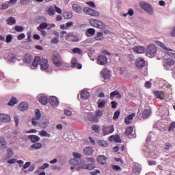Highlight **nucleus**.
I'll list each match as a JSON object with an SVG mask.
<instances>
[{
  "label": "nucleus",
  "instance_id": "58",
  "mask_svg": "<svg viewBox=\"0 0 175 175\" xmlns=\"http://www.w3.org/2000/svg\"><path fill=\"white\" fill-rule=\"evenodd\" d=\"M86 161H88V162H90L91 163H95V159L92 157L86 158Z\"/></svg>",
  "mask_w": 175,
  "mask_h": 175
},
{
  "label": "nucleus",
  "instance_id": "38",
  "mask_svg": "<svg viewBox=\"0 0 175 175\" xmlns=\"http://www.w3.org/2000/svg\"><path fill=\"white\" fill-rule=\"evenodd\" d=\"M155 44L163 50H167V47L165 46V44H163V42H161V41H155Z\"/></svg>",
  "mask_w": 175,
  "mask_h": 175
},
{
  "label": "nucleus",
  "instance_id": "42",
  "mask_svg": "<svg viewBox=\"0 0 175 175\" xmlns=\"http://www.w3.org/2000/svg\"><path fill=\"white\" fill-rule=\"evenodd\" d=\"M63 16L64 18L69 19V18H72V17L73 16V14L70 12H66L64 13Z\"/></svg>",
  "mask_w": 175,
  "mask_h": 175
},
{
  "label": "nucleus",
  "instance_id": "7",
  "mask_svg": "<svg viewBox=\"0 0 175 175\" xmlns=\"http://www.w3.org/2000/svg\"><path fill=\"white\" fill-rule=\"evenodd\" d=\"M135 66L139 69H143V68L146 66V60H144L143 57H138L135 60Z\"/></svg>",
  "mask_w": 175,
  "mask_h": 175
},
{
  "label": "nucleus",
  "instance_id": "19",
  "mask_svg": "<svg viewBox=\"0 0 175 175\" xmlns=\"http://www.w3.org/2000/svg\"><path fill=\"white\" fill-rule=\"evenodd\" d=\"M153 94L155 98H157V99H161V100L165 96V92L163 91H154Z\"/></svg>",
  "mask_w": 175,
  "mask_h": 175
},
{
  "label": "nucleus",
  "instance_id": "50",
  "mask_svg": "<svg viewBox=\"0 0 175 175\" xmlns=\"http://www.w3.org/2000/svg\"><path fill=\"white\" fill-rule=\"evenodd\" d=\"M106 105V101L103 100L98 103V106L100 109H103L105 106Z\"/></svg>",
  "mask_w": 175,
  "mask_h": 175
},
{
  "label": "nucleus",
  "instance_id": "10",
  "mask_svg": "<svg viewBox=\"0 0 175 175\" xmlns=\"http://www.w3.org/2000/svg\"><path fill=\"white\" fill-rule=\"evenodd\" d=\"M146 53L149 55H154L157 53V47L154 44H150L146 48Z\"/></svg>",
  "mask_w": 175,
  "mask_h": 175
},
{
  "label": "nucleus",
  "instance_id": "8",
  "mask_svg": "<svg viewBox=\"0 0 175 175\" xmlns=\"http://www.w3.org/2000/svg\"><path fill=\"white\" fill-rule=\"evenodd\" d=\"M114 132V127L113 126H103V133L104 136L106 135H110Z\"/></svg>",
  "mask_w": 175,
  "mask_h": 175
},
{
  "label": "nucleus",
  "instance_id": "28",
  "mask_svg": "<svg viewBox=\"0 0 175 175\" xmlns=\"http://www.w3.org/2000/svg\"><path fill=\"white\" fill-rule=\"evenodd\" d=\"M83 152L85 155H92V154L94 153V150L91 147L85 148L83 149Z\"/></svg>",
  "mask_w": 175,
  "mask_h": 175
},
{
  "label": "nucleus",
  "instance_id": "43",
  "mask_svg": "<svg viewBox=\"0 0 175 175\" xmlns=\"http://www.w3.org/2000/svg\"><path fill=\"white\" fill-rule=\"evenodd\" d=\"M173 49H169L166 50V54H168L170 57H172V58H175V53L172 52Z\"/></svg>",
  "mask_w": 175,
  "mask_h": 175
},
{
  "label": "nucleus",
  "instance_id": "64",
  "mask_svg": "<svg viewBox=\"0 0 175 175\" xmlns=\"http://www.w3.org/2000/svg\"><path fill=\"white\" fill-rule=\"evenodd\" d=\"M40 136L46 137V136H47L48 133L45 131H41L40 132Z\"/></svg>",
  "mask_w": 175,
  "mask_h": 175
},
{
  "label": "nucleus",
  "instance_id": "48",
  "mask_svg": "<svg viewBox=\"0 0 175 175\" xmlns=\"http://www.w3.org/2000/svg\"><path fill=\"white\" fill-rule=\"evenodd\" d=\"M86 32H87V33H89V35L94 36V35H95V29H94V28L88 29Z\"/></svg>",
  "mask_w": 175,
  "mask_h": 175
},
{
  "label": "nucleus",
  "instance_id": "16",
  "mask_svg": "<svg viewBox=\"0 0 175 175\" xmlns=\"http://www.w3.org/2000/svg\"><path fill=\"white\" fill-rule=\"evenodd\" d=\"M100 75L103 78H104L105 80H107L108 79H110L111 76L110 75V71L107 69H103L100 72Z\"/></svg>",
  "mask_w": 175,
  "mask_h": 175
},
{
  "label": "nucleus",
  "instance_id": "5",
  "mask_svg": "<svg viewBox=\"0 0 175 175\" xmlns=\"http://www.w3.org/2000/svg\"><path fill=\"white\" fill-rule=\"evenodd\" d=\"M96 167V165L94 163L83 164L76 168V170H80L81 169H86L87 170H94Z\"/></svg>",
  "mask_w": 175,
  "mask_h": 175
},
{
  "label": "nucleus",
  "instance_id": "33",
  "mask_svg": "<svg viewBox=\"0 0 175 175\" xmlns=\"http://www.w3.org/2000/svg\"><path fill=\"white\" fill-rule=\"evenodd\" d=\"M98 144L101 147H109V143H107V141L100 139L98 141Z\"/></svg>",
  "mask_w": 175,
  "mask_h": 175
},
{
  "label": "nucleus",
  "instance_id": "23",
  "mask_svg": "<svg viewBox=\"0 0 175 175\" xmlns=\"http://www.w3.org/2000/svg\"><path fill=\"white\" fill-rule=\"evenodd\" d=\"M20 111H24L25 110H28V103L25 102H23L20 105L18 106Z\"/></svg>",
  "mask_w": 175,
  "mask_h": 175
},
{
  "label": "nucleus",
  "instance_id": "26",
  "mask_svg": "<svg viewBox=\"0 0 175 175\" xmlns=\"http://www.w3.org/2000/svg\"><path fill=\"white\" fill-rule=\"evenodd\" d=\"M136 116L135 113H133L130 115H129L126 118H125L124 119V124H126V125H129V122H128V120H131L132 121V120H133V118H135Z\"/></svg>",
  "mask_w": 175,
  "mask_h": 175
},
{
  "label": "nucleus",
  "instance_id": "60",
  "mask_svg": "<svg viewBox=\"0 0 175 175\" xmlns=\"http://www.w3.org/2000/svg\"><path fill=\"white\" fill-rule=\"evenodd\" d=\"M96 115L99 118V117H102V116H103V112H102V111L98 110L96 111Z\"/></svg>",
  "mask_w": 175,
  "mask_h": 175
},
{
  "label": "nucleus",
  "instance_id": "56",
  "mask_svg": "<svg viewBox=\"0 0 175 175\" xmlns=\"http://www.w3.org/2000/svg\"><path fill=\"white\" fill-rule=\"evenodd\" d=\"M25 38V34L22 33L18 36V40H23V39Z\"/></svg>",
  "mask_w": 175,
  "mask_h": 175
},
{
  "label": "nucleus",
  "instance_id": "17",
  "mask_svg": "<svg viewBox=\"0 0 175 175\" xmlns=\"http://www.w3.org/2000/svg\"><path fill=\"white\" fill-rule=\"evenodd\" d=\"M68 39H69L70 42H79V36L72 33H68L66 36V40H68Z\"/></svg>",
  "mask_w": 175,
  "mask_h": 175
},
{
  "label": "nucleus",
  "instance_id": "44",
  "mask_svg": "<svg viewBox=\"0 0 175 175\" xmlns=\"http://www.w3.org/2000/svg\"><path fill=\"white\" fill-rule=\"evenodd\" d=\"M72 51L74 54H83V51L80 48H74Z\"/></svg>",
  "mask_w": 175,
  "mask_h": 175
},
{
  "label": "nucleus",
  "instance_id": "27",
  "mask_svg": "<svg viewBox=\"0 0 175 175\" xmlns=\"http://www.w3.org/2000/svg\"><path fill=\"white\" fill-rule=\"evenodd\" d=\"M29 139L31 140V143H38L40 140V137L38 135H29Z\"/></svg>",
  "mask_w": 175,
  "mask_h": 175
},
{
  "label": "nucleus",
  "instance_id": "37",
  "mask_svg": "<svg viewBox=\"0 0 175 175\" xmlns=\"http://www.w3.org/2000/svg\"><path fill=\"white\" fill-rule=\"evenodd\" d=\"M0 144H1L2 147H3V148H6V146H7L8 143L6 142L5 137H0Z\"/></svg>",
  "mask_w": 175,
  "mask_h": 175
},
{
  "label": "nucleus",
  "instance_id": "41",
  "mask_svg": "<svg viewBox=\"0 0 175 175\" xmlns=\"http://www.w3.org/2000/svg\"><path fill=\"white\" fill-rule=\"evenodd\" d=\"M17 103V98L12 97L10 102L8 103V106H14Z\"/></svg>",
  "mask_w": 175,
  "mask_h": 175
},
{
  "label": "nucleus",
  "instance_id": "61",
  "mask_svg": "<svg viewBox=\"0 0 175 175\" xmlns=\"http://www.w3.org/2000/svg\"><path fill=\"white\" fill-rule=\"evenodd\" d=\"M49 166L50 165H49V163H45L40 167V169H47V167H49Z\"/></svg>",
  "mask_w": 175,
  "mask_h": 175
},
{
  "label": "nucleus",
  "instance_id": "47",
  "mask_svg": "<svg viewBox=\"0 0 175 175\" xmlns=\"http://www.w3.org/2000/svg\"><path fill=\"white\" fill-rule=\"evenodd\" d=\"M175 129V122H172L168 129L169 132H173Z\"/></svg>",
  "mask_w": 175,
  "mask_h": 175
},
{
  "label": "nucleus",
  "instance_id": "22",
  "mask_svg": "<svg viewBox=\"0 0 175 175\" xmlns=\"http://www.w3.org/2000/svg\"><path fill=\"white\" fill-rule=\"evenodd\" d=\"M81 98L83 100L88 99L90 98V93L87 90H82L81 92Z\"/></svg>",
  "mask_w": 175,
  "mask_h": 175
},
{
  "label": "nucleus",
  "instance_id": "40",
  "mask_svg": "<svg viewBox=\"0 0 175 175\" xmlns=\"http://www.w3.org/2000/svg\"><path fill=\"white\" fill-rule=\"evenodd\" d=\"M42 146L40 143H36L31 146V148H35V150H39L40 148H42Z\"/></svg>",
  "mask_w": 175,
  "mask_h": 175
},
{
  "label": "nucleus",
  "instance_id": "45",
  "mask_svg": "<svg viewBox=\"0 0 175 175\" xmlns=\"http://www.w3.org/2000/svg\"><path fill=\"white\" fill-rule=\"evenodd\" d=\"M47 13L49 16H54V14H55V10L53 8H49L47 10Z\"/></svg>",
  "mask_w": 175,
  "mask_h": 175
},
{
  "label": "nucleus",
  "instance_id": "3",
  "mask_svg": "<svg viewBox=\"0 0 175 175\" xmlns=\"http://www.w3.org/2000/svg\"><path fill=\"white\" fill-rule=\"evenodd\" d=\"M74 158L70 160V165H81L83 163V161L81 160V154L80 153L74 152L72 154Z\"/></svg>",
  "mask_w": 175,
  "mask_h": 175
},
{
  "label": "nucleus",
  "instance_id": "14",
  "mask_svg": "<svg viewBox=\"0 0 175 175\" xmlns=\"http://www.w3.org/2000/svg\"><path fill=\"white\" fill-rule=\"evenodd\" d=\"M53 64L55 66H61V65H62V59L59 55H54Z\"/></svg>",
  "mask_w": 175,
  "mask_h": 175
},
{
  "label": "nucleus",
  "instance_id": "18",
  "mask_svg": "<svg viewBox=\"0 0 175 175\" xmlns=\"http://www.w3.org/2000/svg\"><path fill=\"white\" fill-rule=\"evenodd\" d=\"M0 121L1 122H10V116L5 113H0Z\"/></svg>",
  "mask_w": 175,
  "mask_h": 175
},
{
  "label": "nucleus",
  "instance_id": "6",
  "mask_svg": "<svg viewBox=\"0 0 175 175\" xmlns=\"http://www.w3.org/2000/svg\"><path fill=\"white\" fill-rule=\"evenodd\" d=\"M40 117H42V114L40 113V111L39 109H36L35 111V116L32 118L31 124L33 126H36L38 125V120H40Z\"/></svg>",
  "mask_w": 175,
  "mask_h": 175
},
{
  "label": "nucleus",
  "instance_id": "13",
  "mask_svg": "<svg viewBox=\"0 0 175 175\" xmlns=\"http://www.w3.org/2000/svg\"><path fill=\"white\" fill-rule=\"evenodd\" d=\"M133 50L135 53H137V54H144V53H146V48L142 46H135Z\"/></svg>",
  "mask_w": 175,
  "mask_h": 175
},
{
  "label": "nucleus",
  "instance_id": "62",
  "mask_svg": "<svg viewBox=\"0 0 175 175\" xmlns=\"http://www.w3.org/2000/svg\"><path fill=\"white\" fill-rule=\"evenodd\" d=\"M112 169L113 170H121V167H120L118 165H112Z\"/></svg>",
  "mask_w": 175,
  "mask_h": 175
},
{
  "label": "nucleus",
  "instance_id": "54",
  "mask_svg": "<svg viewBox=\"0 0 175 175\" xmlns=\"http://www.w3.org/2000/svg\"><path fill=\"white\" fill-rule=\"evenodd\" d=\"M120 113L121 112L120 111H116L113 115V120H117V118H118V117H120Z\"/></svg>",
  "mask_w": 175,
  "mask_h": 175
},
{
  "label": "nucleus",
  "instance_id": "52",
  "mask_svg": "<svg viewBox=\"0 0 175 175\" xmlns=\"http://www.w3.org/2000/svg\"><path fill=\"white\" fill-rule=\"evenodd\" d=\"M15 31H16V32H23L24 27H23V26H15Z\"/></svg>",
  "mask_w": 175,
  "mask_h": 175
},
{
  "label": "nucleus",
  "instance_id": "63",
  "mask_svg": "<svg viewBox=\"0 0 175 175\" xmlns=\"http://www.w3.org/2000/svg\"><path fill=\"white\" fill-rule=\"evenodd\" d=\"M64 114H65L66 116H68V117H70V116H72V111H69V110H68V109H66V110L64 111Z\"/></svg>",
  "mask_w": 175,
  "mask_h": 175
},
{
  "label": "nucleus",
  "instance_id": "30",
  "mask_svg": "<svg viewBox=\"0 0 175 175\" xmlns=\"http://www.w3.org/2000/svg\"><path fill=\"white\" fill-rule=\"evenodd\" d=\"M151 116V111L150 109H145L142 113L143 118H148Z\"/></svg>",
  "mask_w": 175,
  "mask_h": 175
},
{
  "label": "nucleus",
  "instance_id": "24",
  "mask_svg": "<svg viewBox=\"0 0 175 175\" xmlns=\"http://www.w3.org/2000/svg\"><path fill=\"white\" fill-rule=\"evenodd\" d=\"M106 161H107V158L104 155H100L98 157L97 161L98 162V163H100L101 165H105V163H106Z\"/></svg>",
  "mask_w": 175,
  "mask_h": 175
},
{
  "label": "nucleus",
  "instance_id": "20",
  "mask_svg": "<svg viewBox=\"0 0 175 175\" xmlns=\"http://www.w3.org/2000/svg\"><path fill=\"white\" fill-rule=\"evenodd\" d=\"M114 96H116L118 99H121L122 98L121 94H120V92H118V90H114L113 92H111L110 93V99L113 100L114 98Z\"/></svg>",
  "mask_w": 175,
  "mask_h": 175
},
{
  "label": "nucleus",
  "instance_id": "35",
  "mask_svg": "<svg viewBox=\"0 0 175 175\" xmlns=\"http://www.w3.org/2000/svg\"><path fill=\"white\" fill-rule=\"evenodd\" d=\"M89 121H91V122H99V118L95 114L92 118H89Z\"/></svg>",
  "mask_w": 175,
  "mask_h": 175
},
{
  "label": "nucleus",
  "instance_id": "31",
  "mask_svg": "<svg viewBox=\"0 0 175 175\" xmlns=\"http://www.w3.org/2000/svg\"><path fill=\"white\" fill-rule=\"evenodd\" d=\"M32 55L26 54L24 57V61L26 64H29L30 62H32Z\"/></svg>",
  "mask_w": 175,
  "mask_h": 175
},
{
  "label": "nucleus",
  "instance_id": "39",
  "mask_svg": "<svg viewBox=\"0 0 175 175\" xmlns=\"http://www.w3.org/2000/svg\"><path fill=\"white\" fill-rule=\"evenodd\" d=\"M170 148H172V144L170 142H166L163 146V150L165 151H169Z\"/></svg>",
  "mask_w": 175,
  "mask_h": 175
},
{
  "label": "nucleus",
  "instance_id": "11",
  "mask_svg": "<svg viewBox=\"0 0 175 175\" xmlns=\"http://www.w3.org/2000/svg\"><path fill=\"white\" fill-rule=\"evenodd\" d=\"M175 64L174 60L171 58L164 59L163 66L166 70H169V67L172 66Z\"/></svg>",
  "mask_w": 175,
  "mask_h": 175
},
{
  "label": "nucleus",
  "instance_id": "32",
  "mask_svg": "<svg viewBox=\"0 0 175 175\" xmlns=\"http://www.w3.org/2000/svg\"><path fill=\"white\" fill-rule=\"evenodd\" d=\"M133 132V127L128 126L126 129V131L124 132V135H125V136H129L130 135H132Z\"/></svg>",
  "mask_w": 175,
  "mask_h": 175
},
{
  "label": "nucleus",
  "instance_id": "29",
  "mask_svg": "<svg viewBox=\"0 0 175 175\" xmlns=\"http://www.w3.org/2000/svg\"><path fill=\"white\" fill-rule=\"evenodd\" d=\"M40 57L39 56H36L35 57L33 63H32V66H33V68H37L38 65H39V64H40Z\"/></svg>",
  "mask_w": 175,
  "mask_h": 175
},
{
  "label": "nucleus",
  "instance_id": "36",
  "mask_svg": "<svg viewBox=\"0 0 175 175\" xmlns=\"http://www.w3.org/2000/svg\"><path fill=\"white\" fill-rule=\"evenodd\" d=\"M7 23L8 25H14V24H16V19L13 17H10L7 19Z\"/></svg>",
  "mask_w": 175,
  "mask_h": 175
},
{
  "label": "nucleus",
  "instance_id": "12",
  "mask_svg": "<svg viewBox=\"0 0 175 175\" xmlns=\"http://www.w3.org/2000/svg\"><path fill=\"white\" fill-rule=\"evenodd\" d=\"M49 102L53 107H57L58 105H59V101H58V98L54 96H51L49 98Z\"/></svg>",
  "mask_w": 175,
  "mask_h": 175
},
{
  "label": "nucleus",
  "instance_id": "49",
  "mask_svg": "<svg viewBox=\"0 0 175 175\" xmlns=\"http://www.w3.org/2000/svg\"><path fill=\"white\" fill-rule=\"evenodd\" d=\"M9 8V3H3L2 5H1V10H5L6 9H8Z\"/></svg>",
  "mask_w": 175,
  "mask_h": 175
},
{
  "label": "nucleus",
  "instance_id": "55",
  "mask_svg": "<svg viewBox=\"0 0 175 175\" xmlns=\"http://www.w3.org/2000/svg\"><path fill=\"white\" fill-rule=\"evenodd\" d=\"M152 85V83H151V81H147L145 83V87L146 88H151Z\"/></svg>",
  "mask_w": 175,
  "mask_h": 175
},
{
  "label": "nucleus",
  "instance_id": "21",
  "mask_svg": "<svg viewBox=\"0 0 175 175\" xmlns=\"http://www.w3.org/2000/svg\"><path fill=\"white\" fill-rule=\"evenodd\" d=\"M72 8L73 10L75 12V13L80 14L81 13V12H83V8H81V7L79 5V4L77 3L72 4Z\"/></svg>",
  "mask_w": 175,
  "mask_h": 175
},
{
  "label": "nucleus",
  "instance_id": "34",
  "mask_svg": "<svg viewBox=\"0 0 175 175\" xmlns=\"http://www.w3.org/2000/svg\"><path fill=\"white\" fill-rule=\"evenodd\" d=\"M47 27H49V25H47V23H41L38 27L37 29L38 31H40L42 29H46V28H47Z\"/></svg>",
  "mask_w": 175,
  "mask_h": 175
},
{
  "label": "nucleus",
  "instance_id": "46",
  "mask_svg": "<svg viewBox=\"0 0 175 175\" xmlns=\"http://www.w3.org/2000/svg\"><path fill=\"white\" fill-rule=\"evenodd\" d=\"M77 64V59L76 57H73L71 61V68H76Z\"/></svg>",
  "mask_w": 175,
  "mask_h": 175
},
{
  "label": "nucleus",
  "instance_id": "53",
  "mask_svg": "<svg viewBox=\"0 0 175 175\" xmlns=\"http://www.w3.org/2000/svg\"><path fill=\"white\" fill-rule=\"evenodd\" d=\"M12 39H13V37H12V35H10V34L8 35L5 38L6 43H10V42H12Z\"/></svg>",
  "mask_w": 175,
  "mask_h": 175
},
{
  "label": "nucleus",
  "instance_id": "2",
  "mask_svg": "<svg viewBox=\"0 0 175 175\" xmlns=\"http://www.w3.org/2000/svg\"><path fill=\"white\" fill-rule=\"evenodd\" d=\"M139 6L143 10H145L148 14H154V9H152V5L146 1H141L139 3Z\"/></svg>",
  "mask_w": 175,
  "mask_h": 175
},
{
  "label": "nucleus",
  "instance_id": "1",
  "mask_svg": "<svg viewBox=\"0 0 175 175\" xmlns=\"http://www.w3.org/2000/svg\"><path fill=\"white\" fill-rule=\"evenodd\" d=\"M89 23L90 25L94 27V28H99L100 29H105V28H106V25L97 19L91 18L89 20Z\"/></svg>",
  "mask_w": 175,
  "mask_h": 175
},
{
  "label": "nucleus",
  "instance_id": "9",
  "mask_svg": "<svg viewBox=\"0 0 175 175\" xmlns=\"http://www.w3.org/2000/svg\"><path fill=\"white\" fill-rule=\"evenodd\" d=\"M40 65L41 70H47L49 69V61L46 59H40Z\"/></svg>",
  "mask_w": 175,
  "mask_h": 175
},
{
  "label": "nucleus",
  "instance_id": "4",
  "mask_svg": "<svg viewBox=\"0 0 175 175\" xmlns=\"http://www.w3.org/2000/svg\"><path fill=\"white\" fill-rule=\"evenodd\" d=\"M83 12L85 13V14L92 16L93 17H99V16L100 15L99 14V12L88 7L84 8Z\"/></svg>",
  "mask_w": 175,
  "mask_h": 175
},
{
  "label": "nucleus",
  "instance_id": "25",
  "mask_svg": "<svg viewBox=\"0 0 175 175\" xmlns=\"http://www.w3.org/2000/svg\"><path fill=\"white\" fill-rule=\"evenodd\" d=\"M38 100L41 105H47L49 100L45 96H40L38 97Z\"/></svg>",
  "mask_w": 175,
  "mask_h": 175
},
{
  "label": "nucleus",
  "instance_id": "57",
  "mask_svg": "<svg viewBox=\"0 0 175 175\" xmlns=\"http://www.w3.org/2000/svg\"><path fill=\"white\" fill-rule=\"evenodd\" d=\"M100 173V170H96V171L90 172L91 175H97V174H99Z\"/></svg>",
  "mask_w": 175,
  "mask_h": 175
},
{
  "label": "nucleus",
  "instance_id": "59",
  "mask_svg": "<svg viewBox=\"0 0 175 175\" xmlns=\"http://www.w3.org/2000/svg\"><path fill=\"white\" fill-rule=\"evenodd\" d=\"M17 162V160L16 159H12L8 161V163H10V165H13V163H15Z\"/></svg>",
  "mask_w": 175,
  "mask_h": 175
},
{
  "label": "nucleus",
  "instance_id": "51",
  "mask_svg": "<svg viewBox=\"0 0 175 175\" xmlns=\"http://www.w3.org/2000/svg\"><path fill=\"white\" fill-rule=\"evenodd\" d=\"M92 131H94L96 133H99V126L98 125H93L92 126Z\"/></svg>",
  "mask_w": 175,
  "mask_h": 175
},
{
  "label": "nucleus",
  "instance_id": "15",
  "mask_svg": "<svg viewBox=\"0 0 175 175\" xmlns=\"http://www.w3.org/2000/svg\"><path fill=\"white\" fill-rule=\"evenodd\" d=\"M98 65H106L107 64V57L103 55H100L98 57Z\"/></svg>",
  "mask_w": 175,
  "mask_h": 175
}]
</instances>
